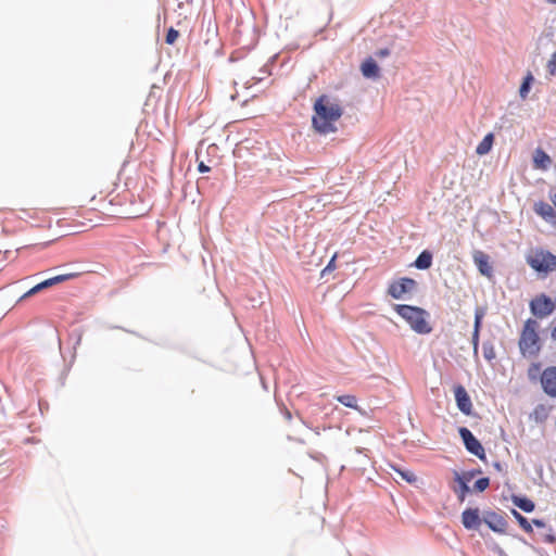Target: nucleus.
Segmentation results:
<instances>
[{
    "instance_id": "1",
    "label": "nucleus",
    "mask_w": 556,
    "mask_h": 556,
    "mask_svg": "<svg viewBox=\"0 0 556 556\" xmlns=\"http://www.w3.org/2000/svg\"><path fill=\"white\" fill-rule=\"evenodd\" d=\"M125 195L117 192V184L113 180L99 179L81 190V204H90V210L108 217L129 218L131 215L122 206Z\"/></svg>"
},
{
    "instance_id": "2",
    "label": "nucleus",
    "mask_w": 556,
    "mask_h": 556,
    "mask_svg": "<svg viewBox=\"0 0 556 556\" xmlns=\"http://www.w3.org/2000/svg\"><path fill=\"white\" fill-rule=\"evenodd\" d=\"M343 115L341 104L327 94L320 96L314 103V115L312 125L314 129L321 135L334 132L336 123Z\"/></svg>"
},
{
    "instance_id": "3",
    "label": "nucleus",
    "mask_w": 556,
    "mask_h": 556,
    "mask_svg": "<svg viewBox=\"0 0 556 556\" xmlns=\"http://www.w3.org/2000/svg\"><path fill=\"white\" fill-rule=\"evenodd\" d=\"M539 328L540 325L535 319L529 318L525 321L518 342L522 356L535 357L541 352Z\"/></svg>"
},
{
    "instance_id": "4",
    "label": "nucleus",
    "mask_w": 556,
    "mask_h": 556,
    "mask_svg": "<svg viewBox=\"0 0 556 556\" xmlns=\"http://www.w3.org/2000/svg\"><path fill=\"white\" fill-rule=\"evenodd\" d=\"M393 308L417 333L426 334L431 332L432 327L427 320L429 314L424 308L406 304H395Z\"/></svg>"
},
{
    "instance_id": "5",
    "label": "nucleus",
    "mask_w": 556,
    "mask_h": 556,
    "mask_svg": "<svg viewBox=\"0 0 556 556\" xmlns=\"http://www.w3.org/2000/svg\"><path fill=\"white\" fill-rule=\"evenodd\" d=\"M526 261L538 273L547 274L556 270V255L544 249L532 250Z\"/></svg>"
},
{
    "instance_id": "6",
    "label": "nucleus",
    "mask_w": 556,
    "mask_h": 556,
    "mask_svg": "<svg viewBox=\"0 0 556 556\" xmlns=\"http://www.w3.org/2000/svg\"><path fill=\"white\" fill-rule=\"evenodd\" d=\"M78 276H79L78 273H68V274H62V275H58V276L51 277L49 279H46V280L37 283L33 288H30L26 293L23 294L21 300L33 296V295L37 294L38 292H40L45 289L51 288L55 285L77 278Z\"/></svg>"
},
{
    "instance_id": "7",
    "label": "nucleus",
    "mask_w": 556,
    "mask_h": 556,
    "mask_svg": "<svg viewBox=\"0 0 556 556\" xmlns=\"http://www.w3.org/2000/svg\"><path fill=\"white\" fill-rule=\"evenodd\" d=\"M530 308L533 315L539 318H544L554 312L556 303L545 294H541L531 301Z\"/></svg>"
},
{
    "instance_id": "8",
    "label": "nucleus",
    "mask_w": 556,
    "mask_h": 556,
    "mask_svg": "<svg viewBox=\"0 0 556 556\" xmlns=\"http://www.w3.org/2000/svg\"><path fill=\"white\" fill-rule=\"evenodd\" d=\"M459 435L468 452L476 455L480 459L485 458V451L479 440L465 427L459 428Z\"/></svg>"
},
{
    "instance_id": "9",
    "label": "nucleus",
    "mask_w": 556,
    "mask_h": 556,
    "mask_svg": "<svg viewBox=\"0 0 556 556\" xmlns=\"http://www.w3.org/2000/svg\"><path fill=\"white\" fill-rule=\"evenodd\" d=\"M416 288V281L412 278H401L390 283L388 294L393 299L400 300L404 294L412 292Z\"/></svg>"
},
{
    "instance_id": "10",
    "label": "nucleus",
    "mask_w": 556,
    "mask_h": 556,
    "mask_svg": "<svg viewBox=\"0 0 556 556\" xmlns=\"http://www.w3.org/2000/svg\"><path fill=\"white\" fill-rule=\"evenodd\" d=\"M541 384L546 394L556 397V366H549L542 371Z\"/></svg>"
},
{
    "instance_id": "11",
    "label": "nucleus",
    "mask_w": 556,
    "mask_h": 556,
    "mask_svg": "<svg viewBox=\"0 0 556 556\" xmlns=\"http://www.w3.org/2000/svg\"><path fill=\"white\" fill-rule=\"evenodd\" d=\"M483 521L496 533L504 534L507 531L508 522L502 515L495 511L485 513Z\"/></svg>"
},
{
    "instance_id": "12",
    "label": "nucleus",
    "mask_w": 556,
    "mask_h": 556,
    "mask_svg": "<svg viewBox=\"0 0 556 556\" xmlns=\"http://www.w3.org/2000/svg\"><path fill=\"white\" fill-rule=\"evenodd\" d=\"M454 394L458 409L465 415H470L472 412V403L466 389L463 386H457L454 389Z\"/></svg>"
},
{
    "instance_id": "13",
    "label": "nucleus",
    "mask_w": 556,
    "mask_h": 556,
    "mask_svg": "<svg viewBox=\"0 0 556 556\" xmlns=\"http://www.w3.org/2000/svg\"><path fill=\"white\" fill-rule=\"evenodd\" d=\"M472 258L481 275L488 278L493 276V268L490 264V257L486 253L477 250L473 252Z\"/></svg>"
},
{
    "instance_id": "14",
    "label": "nucleus",
    "mask_w": 556,
    "mask_h": 556,
    "mask_svg": "<svg viewBox=\"0 0 556 556\" xmlns=\"http://www.w3.org/2000/svg\"><path fill=\"white\" fill-rule=\"evenodd\" d=\"M463 526L468 529H478L481 525L480 511L478 508H467L462 514Z\"/></svg>"
},
{
    "instance_id": "15",
    "label": "nucleus",
    "mask_w": 556,
    "mask_h": 556,
    "mask_svg": "<svg viewBox=\"0 0 556 556\" xmlns=\"http://www.w3.org/2000/svg\"><path fill=\"white\" fill-rule=\"evenodd\" d=\"M551 156L541 148L533 152V167L535 169L546 170L552 165Z\"/></svg>"
},
{
    "instance_id": "16",
    "label": "nucleus",
    "mask_w": 556,
    "mask_h": 556,
    "mask_svg": "<svg viewBox=\"0 0 556 556\" xmlns=\"http://www.w3.org/2000/svg\"><path fill=\"white\" fill-rule=\"evenodd\" d=\"M534 212L546 222L556 220V212L553 206L544 201L534 203Z\"/></svg>"
},
{
    "instance_id": "17",
    "label": "nucleus",
    "mask_w": 556,
    "mask_h": 556,
    "mask_svg": "<svg viewBox=\"0 0 556 556\" xmlns=\"http://www.w3.org/2000/svg\"><path fill=\"white\" fill-rule=\"evenodd\" d=\"M361 71L364 77L366 78H377L379 76V67L374 59H366L362 65Z\"/></svg>"
},
{
    "instance_id": "18",
    "label": "nucleus",
    "mask_w": 556,
    "mask_h": 556,
    "mask_svg": "<svg viewBox=\"0 0 556 556\" xmlns=\"http://www.w3.org/2000/svg\"><path fill=\"white\" fill-rule=\"evenodd\" d=\"M455 480L457 481L458 486L454 488V492L457 494L458 500L464 502L466 494L469 492V486L466 484V480H464V478H459L458 472H455Z\"/></svg>"
},
{
    "instance_id": "19",
    "label": "nucleus",
    "mask_w": 556,
    "mask_h": 556,
    "mask_svg": "<svg viewBox=\"0 0 556 556\" xmlns=\"http://www.w3.org/2000/svg\"><path fill=\"white\" fill-rule=\"evenodd\" d=\"M494 136L493 134H488L477 146L476 153L479 155H484L490 152L493 144Z\"/></svg>"
},
{
    "instance_id": "20",
    "label": "nucleus",
    "mask_w": 556,
    "mask_h": 556,
    "mask_svg": "<svg viewBox=\"0 0 556 556\" xmlns=\"http://www.w3.org/2000/svg\"><path fill=\"white\" fill-rule=\"evenodd\" d=\"M432 264V254L429 251H422L415 261L418 269H428Z\"/></svg>"
},
{
    "instance_id": "21",
    "label": "nucleus",
    "mask_w": 556,
    "mask_h": 556,
    "mask_svg": "<svg viewBox=\"0 0 556 556\" xmlns=\"http://www.w3.org/2000/svg\"><path fill=\"white\" fill-rule=\"evenodd\" d=\"M513 503L525 513H531L534 510L535 507L534 503L527 497L514 496Z\"/></svg>"
},
{
    "instance_id": "22",
    "label": "nucleus",
    "mask_w": 556,
    "mask_h": 556,
    "mask_svg": "<svg viewBox=\"0 0 556 556\" xmlns=\"http://www.w3.org/2000/svg\"><path fill=\"white\" fill-rule=\"evenodd\" d=\"M339 403L350 408H357V400L354 395L344 394L336 397Z\"/></svg>"
},
{
    "instance_id": "23",
    "label": "nucleus",
    "mask_w": 556,
    "mask_h": 556,
    "mask_svg": "<svg viewBox=\"0 0 556 556\" xmlns=\"http://www.w3.org/2000/svg\"><path fill=\"white\" fill-rule=\"evenodd\" d=\"M527 375L530 380H536L539 377L541 378V364L532 363L528 368Z\"/></svg>"
},
{
    "instance_id": "24",
    "label": "nucleus",
    "mask_w": 556,
    "mask_h": 556,
    "mask_svg": "<svg viewBox=\"0 0 556 556\" xmlns=\"http://www.w3.org/2000/svg\"><path fill=\"white\" fill-rule=\"evenodd\" d=\"M515 518L517 519L518 523L520 525V527L526 531V532H532V527L531 525L529 523V521L527 520L526 517H523L521 514H519L518 511L514 510L513 511Z\"/></svg>"
},
{
    "instance_id": "25",
    "label": "nucleus",
    "mask_w": 556,
    "mask_h": 556,
    "mask_svg": "<svg viewBox=\"0 0 556 556\" xmlns=\"http://www.w3.org/2000/svg\"><path fill=\"white\" fill-rule=\"evenodd\" d=\"M533 80V77L531 74H528L527 77L525 78L522 85L520 86V97L521 98H526L528 92H529V89H530V84L531 81Z\"/></svg>"
},
{
    "instance_id": "26",
    "label": "nucleus",
    "mask_w": 556,
    "mask_h": 556,
    "mask_svg": "<svg viewBox=\"0 0 556 556\" xmlns=\"http://www.w3.org/2000/svg\"><path fill=\"white\" fill-rule=\"evenodd\" d=\"M178 37H179V31L176 30L175 28L170 27L167 30V34H166V37H165V42L167 45H174L176 42V40L178 39Z\"/></svg>"
},
{
    "instance_id": "27",
    "label": "nucleus",
    "mask_w": 556,
    "mask_h": 556,
    "mask_svg": "<svg viewBox=\"0 0 556 556\" xmlns=\"http://www.w3.org/2000/svg\"><path fill=\"white\" fill-rule=\"evenodd\" d=\"M489 485H490L489 478H481L476 481L473 489L477 492H483L484 490H486L489 488Z\"/></svg>"
},
{
    "instance_id": "28",
    "label": "nucleus",
    "mask_w": 556,
    "mask_h": 556,
    "mask_svg": "<svg viewBox=\"0 0 556 556\" xmlns=\"http://www.w3.org/2000/svg\"><path fill=\"white\" fill-rule=\"evenodd\" d=\"M547 72L549 75L555 76L556 75V51L551 55V59L548 60L546 64Z\"/></svg>"
},
{
    "instance_id": "29",
    "label": "nucleus",
    "mask_w": 556,
    "mask_h": 556,
    "mask_svg": "<svg viewBox=\"0 0 556 556\" xmlns=\"http://www.w3.org/2000/svg\"><path fill=\"white\" fill-rule=\"evenodd\" d=\"M401 476L408 482H414L416 477L412 472H401Z\"/></svg>"
},
{
    "instance_id": "30",
    "label": "nucleus",
    "mask_w": 556,
    "mask_h": 556,
    "mask_svg": "<svg viewBox=\"0 0 556 556\" xmlns=\"http://www.w3.org/2000/svg\"><path fill=\"white\" fill-rule=\"evenodd\" d=\"M389 54H390V50H389V49H387V48L380 49V50H378V51L376 52V55H377L378 58H386V56H388Z\"/></svg>"
},
{
    "instance_id": "31",
    "label": "nucleus",
    "mask_w": 556,
    "mask_h": 556,
    "mask_svg": "<svg viewBox=\"0 0 556 556\" xmlns=\"http://www.w3.org/2000/svg\"><path fill=\"white\" fill-rule=\"evenodd\" d=\"M480 321H481V315L477 314L476 320H475V336H478Z\"/></svg>"
},
{
    "instance_id": "32",
    "label": "nucleus",
    "mask_w": 556,
    "mask_h": 556,
    "mask_svg": "<svg viewBox=\"0 0 556 556\" xmlns=\"http://www.w3.org/2000/svg\"><path fill=\"white\" fill-rule=\"evenodd\" d=\"M473 472H465L463 475H459V478H464V480H466V484H468V482L473 478Z\"/></svg>"
},
{
    "instance_id": "33",
    "label": "nucleus",
    "mask_w": 556,
    "mask_h": 556,
    "mask_svg": "<svg viewBox=\"0 0 556 556\" xmlns=\"http://www.w3.org/2000/svg\"><path fill=\"white\" fill-rule=\"evenodd\" d=\"M198 170L200 173H207V172H210V167L207 165H205L204 162H200L198 165Z\"/></svg>"
},
{
    "instance_id": "34",
    "label": "nucleus",
    "mask_w": 556,
    "mask_h": 556,
    "mask_svg": "<svg viewBox=\"0 0 556 556\" xmlns=\"http://www.w3.org/2000/svg\"><path fill=\"white\" fill-rule=\"evenodd\" d=\"M336 257H337V255L334 254L332 256V258L330 260L329 264L327 265L326 269H331L334 267Z\"/></svg>"
},
{
    "instance_id": "35",
    "label": "nucleus",
    "mask_w": 556,
    "mask_h": 556,
    "mask_svg": "<svg viewBox=\"0 0 556 556\" xmlns=\"http://www.w3.org/2000/svg\"><path fill=\"white\" fill-rule=\"evenodd\" d=\"M551 339L556 342V325L551 329Z\"/></svg>"
},
{
    "instance_id": "36",
    "label": "nucleus",
    "mask_w": 556,
    "mask_h": 556,
    "mask_svg": "<svg viewBox=\"0 0 556 556\" xmlns=\"http://www.w3.org/2000/svg\"><path fill=\"white\" fill-rule=\"evenodd\" d=\"M532 522L539 528H543L545 526V523L539 519H533Z\"/></svg>"
}]
</instances>
